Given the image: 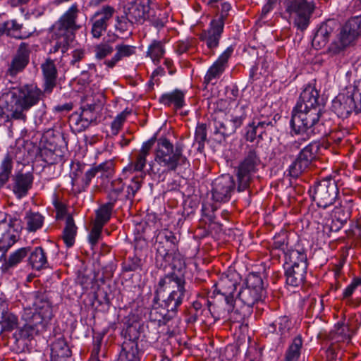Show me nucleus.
I'll return each instance as SVG.
<instances>
[{
  "label": "nucleus",
  "mask_w": 361,
  "mask_h": 361,
  "mask_svg": "<svg viewBox=\"0 0 361 361\" xmlns=\"http://www.w3.org/2000/svg\"><path fill=\"white\" fill-rule=\"evenodd\" d=\"M319 92L312 85H307L294 107L290 121L297 134L325 135L329 130L321 120L323 105L319 101Z\"/></svg>",
  "instance_id": "f257e3e1"
},
{
  "label": "nucleus",
  "mask_w": 361,
  "mask_h": 361,
  "mask_svg": "<svg viewBox=\"0 0 361 361\" xmlns=\"http://www.w3.org/2000/svg\"><path fill=\"white\" fill-rule=\"evenodd\" d=\"M42 91L33 84L13 88L0 98V114L8 118L25 121V111L40 100Z\"/></svg>",
  "instance_id": "f03ea898"
},
{
  "label": "nucleus",
  "mask_w": 361,
  "mask_h": 361,
  "mask_svg": "<svg viewBox=\"0 0 361 361\" xmlns=\"http://www.w3.org/2000/svg\"><path fill=\"white\" fill-rule=\"evenodd\" d=\"M283 6L284 18L287 21L298 30H305L316 8L314 2L307 0H285Z\"/></svg>",
  "instance_id": "7ed1b4c3"
},
{
  "label": "nucleus",
  "mask_w": 361,
  "mask_h": 361,
  "mask_svg": "<svg viewBox=\"0 0 361 361\" xmlns=\"http://www.w3.org/2000/svg\"><path fill=\"white\" fill-rule=\"evenodd\" d=\"M155 161L168 170L175 171L179 165L185 164L187 159L183 155L180 147H176L174 149L169 140L161 137L157 142Z\"/></svg>",
  "instance_id": "20e7f679"
},
{
  "label": "nucleus",
  "mask_w": 361,
  "mask_h": 361,
  "mask_svg": "<svg viewBox=\"0 0 361 361\" xmlns=\"http://www.w3.org/2000/svg\"><path fill=\"white\" fill-rule=\"evenodd\" d=\"M173 288L165 301L168 311H176L182 303L184 295L183 282L178 277L165 276L159 281L157 294L160 296L166 289Z\"/></svg>",
  "instance_id": "39448f33"
},
{
  "label": "nucleus",
  "mask_w": 361,
  "mask_h": 361,
  "mask_svg": "<svg viewBox=\"0 0 361 361\" xmlns=\"http://www.w3.org/2000/svg\"><path fill=\"white\" fill-rule=\"evenodd\" d=\"M338 193L336 181L327 178L314 185L312 189V198L318 207L326 208L335 203Z\"/></svg>",
  "instance_id": "423d86ee"
},
{
  "label": "nucleus",
  "mask_w": 361,
  "mask_h": 361,
  "mask_svg": "<svg viewBox=\"0 0 361 361\" xmlns=\"http://www.w3.org/2000/svg\"><path fill=\"white\" fill-rule=\"evenodd\" d=\"M360 34L361 18L357 16L348 20L332 43L331 49L334 52H339L352 44Z\"/></svg>",
  "instance_id": "0eeeda50"
},
{
  "label": "nucleus",
  "mask_w": 361,
  "mask_h": 361,
  "mask_svg": "<svg viewBox=\"0 0 361 361\" xmlns=\"http://www.w3.org/2000/svg\"><path fill=\"white\" fill-rule=\"evenodd\" d=\"M264 292L261 276L251 273L246 279L245 286L240 290L238 298L245 305L252 306L262 299Z\"/></svg>",
  "instance_id": "6e6552de"
},
{
  "label": "nucleus",
  "mask_w": 361,
  "mask_h": 361,
  "mask_svg": "<svg viewBox=\"0 0 361 361\" xmlns=\"http://www.w3.org/2000/svg\"><path fill=\"white\" fill-rule=\"evenodd\" d=\"M259 164L260 159L256 152L255 150L249 151L238 168L237 178L239 191H243L248 187Z\"/></svg>",
  "instance_id": "1a4fd4ad"
},
{
  "label": "nucleus",
  "mask_w": 361,
  "mask_h": 361,
  "mask_svg": "<svg viewBox=\"0 0 361 361\" xmlns=\"http://www.w3.org/2000/svg\"><path fill=\"white\" fill-rule=\"evenodd\" d=\"M78 13L77 4H72L53 26L54 34L66 35L74 39V32L80 27L76 23Z\"/></svg>",
  "instance_id": "9d476101"
},
{
  "label": "nucleus",
  "mask_w": 361,
  "mask_h": 361,
  "mask_svg": "<svg viewBox=\"0 0 361 361\" xmlns=\"http://www.w3.org/2000/svg\"><path fill=\"white\" fill-rule=\"evenodd\" d=\"M20 220L16 218L0 221V248L6 253L18 241L20 237Z\"/></svg>",
  "instance_id": "9b49d317"
},
{
  "label": "nucleus",
  "mask_w": 361,
  "mask_h": 361,
  "mask_svg": "<svg viewBox=\"0 0 361 361\" xmlns=\"http://www.w3.org/2000/svg\"><path fill=\"white\" fill-rule=\"evenodd\" d=\"M52 317V307L47 300L37 299L32 307L25 308L23 318L26 322H34L35 324H40L43 327Z\"/></svg>",
  "instance_id": "f8f14e48"
},
{
  "label": "nucleus",
  "mask_w": 361,
  "mask_h": 361,
  "mask_svg": "<svg viewBox=\"0 0 361 361\" xmlns=\"http://www.w3.org/2000/svg\"><path fill=\"white\" fill-rule=\"evenodd\" d=\"M235 188L233 177L228 174L223 175L214 180L212 184V199L216 202L224 203L231 197Z\"/></svg>",
  "instance_id": "ddd939ff"
},
{
  "label": "nucleus",
  "mask_w": 361,
  "mask_h": 361,
  "mask_svg": "<svg viewBox=\"0 0 361 361\" xmlns=\"http://www.w3.org/2000/svg\"><path fill=\"white\" fill-rule=\"evenodd\" d=\"M332 109L343 118L348 117L353 112L358 113L354 91L338 94L332 101Z\"/></svg>",
  "instance_id": "4468645a"
},
{
  "label": "nucleus",
  "mask_w": 361,
  "mask_h": 361,
  "mask_svg": "<svg viewBox=\"0 0 361 361\" xmlns=\"http://www.w3.org/2000/svg\"><path fill=\"white\" fill-rule=\"evenodd\" d=\"M233 52V48L228 47L218 57L214 63L208 69L204 80L205 83H211L214 80L219 78L228 67V59Z\"/></svg>",
  "instance_id": "2eb2a0df"
},
{
  "label": "nucleus",
  "mask_w": 361,
  "mask_h": 361,
  "mask_svg": "<svg viewBox=\"0 0 361 361\" xmlns=\"http://www.w3.org/2000/svg\"><path fill=\"white\" fill-rule=\"evenodd\" d=\"M30 52L28 44L22 42L9 64L7 74L16 76L22 72L29 63Z\"/></svg>",
  "instance_id": "dca6fc26"
},
{
  "label": "nucleus",
  "mask_w": 361,
  "mask_h": 361,
  "mask_svg": "<svg viewBox=\"0 0 361 361\" xmlns=\"http://www.w3.org/2000/svg\"><path fill=\"white\" fill-rule=\"evenodd\" d=\"M150 0H135L128 8L126 16L130 23H144L149 18Z\"/></svg>",
  "instance_id": "f3484780"
},
{
  "label": "nucleus",
  "mask_w": 361,
  "mask_h": 361,
  "mask_svg": "<svg viewBox=\"0 0 361 361\" xmlns=\"http://www.w3.org/2000/svg\"><path fill=\"white\" fill-rule=\"evenodd\" d=\"M154 143V139L145 142L138 153L135 155L134 160L123 169V172L142 171L146 166L147 157L149 154Z\"/></svg>",
  "instance_id": "a211bd4d"
},
{
  "label": "nucleus",
  "mask_w": 361,
  "mask_h": 361,
  "mask_svg": "<svg viewBox=\"0 0 361 361\" xmlns=\"http://www.w3.org/2000/svg\"><path fill=\"white\" fill-rule=\"evenodd\" d=\"M223 30V20H214L211 22L210 28L207 31H204L201 34L200 38L206 42L208 48H216L219 45V39Z\"/></svg>",
  "instance_id": "6ab92c4d"
},
{
  "label": "nucleus",
  "mask_w": 361,
  "mask_h": 361,
  "mask_svg": "<svg viewBox=\"0 0 361 361\" xmlns=\"http://www.w3.org/2000/svg\"><path fill=\"white\" fill-rule=\"evenodd\" d=\"M236 285L237 281L228 276H221L218 283L215 284L214 292L224 295L226 303L233 307V294L236 289Z\"/></svg>",
  "instance_id": "aec40b11"
},
{
  "label": "nucleus",
  "mask_w": 361,
  "mask_h": 361,
  "mask_svg": "<svg viewBox=\"0 0 361 361\" xmlns=\"http://www.w3.org/2000/svg\"><path fill=\"white\" fill-rule=\"evenodd\" d=\"M142 355L137 339H125L120 353V361H140Z\"/></svg>",
  "instance_id": "412c9836"
},
{
  "label": "nucleus",
  "mask_w": 361,
  "mask_h": 361,
  "mask_svg": "<svg viewBox=\"0 0 361 361\" xmlns=\"http://www.w3.org/2000/svg\"><path fill=\"white\" fill-rule=\"evenodd\" d=\"M30 251L29 247H25L11 252L8 257L4 258L0 268L1 272L4 274L11 272L27 256Z\"/></svg>",
  "instance_id": "4be33fe9"
},
{
  "label": "nucleus",
  "mask_w": 361,
  "mask_h": 361,
  "mask_svg": "<svg viewBox=\"0 0 361 361\" xmlns=\"http://www.w3.org/2000/svg\"><path fill=\"white\" fill-rule=\"evenodd\" d=\"M95 176V170H87L85 173L79 168L73 171L71 177V183L73 188L77 192L84 191L90 185L92 179Z\"/></svg>",
  "instance_id": "5701e85b"
},
{
  "label": "nucleus",
  "mask_w": 361,
  "mask_h": 361,
  "mask_svg": "<svg viewBox=\"0 0 361 361\" xmlns=\"http://www.w3.org/2000/svg\"><path fill=\"white\" fill-rule=\"evenodd\" d=\"M33 179L31 173H18L15 176L13 191L18 198L27 195L32 187Z\"/></svg>",
  "instance_id": "b1692460"
},
{
  "label": "nucleus",
  "mask_w": 361,
  "mask_h": 361,
  "mask_svg": "<svg viewBox=\"0 0 361 361\" xmlns=\"http://www.w3.org/2000/svg\"><path fill=\"white\" fill-rule=\"evenodd\" d=\"M307 266L302 263L300 266H293L287 269L286 271L287 283L292 286H298L305 279Z\"/></svg>",
  "instance_id": "393cba45"
},
{
  "label": "nucleus",
  "mask_w": 361,
  "mask_h": 361,
  "mask_svg": "<svg viewBox=\"0 0 361 361\" xmlns=\"http://www.w3.org/2000/svg\"><path fill=\"white\" fill-rule=\"evenodd\" d=\"M115 50L116 53L113 57L104 62V64L108 68H113L123 58L129 57L134 54L135 53V47L121 44L116 46Z\"/></svg>",
  "instance_id": "a878e982"
},
{
  "label": "nucleus",
  "mask_w": 361,
  "mask_h": 361,
  "mask_svg": "<svg viewBox=\"0 0 361 361\" xmlns=\"http://www.w3.org/2000/svg\"><path fill=\"white\" fill-rule=\"evenodd\" d=\"M42 69L44 77V92H50L56 85L57 71L55 64L48 59L42 64Z\"/></svg>",
  "instance_id": "bb28decb"
},
{
  "label": "nucleus",
  "mask_w": 361,
  "mask_h": 361,
  "mask_svg": "<svg viewBox=\"0 0 361 361\" xmlns=\"http://www.w3.org/2000/svg\"><path fill=\"white\" fill-rule=\"evenodd\" d=\"M71 355V350L63 338H59L51 345L50 359L63 361Z\"/></svg>",
  "instance_id": "cd10ccee"
},
{
  "label": "nucleus",
  "mask_w": 361,
  "mask_h": 361,
  "mask_svg": "<svg viewBox=\"0 0 361 361\" xmlns=\"http://www.w3.org/2000/svg\"><path fill=\"white\" fill-rule=\"evenodd\" d=\"M359 319H361V314L355 315L351 317L346 324L338 323L335 333L336 341L348 340L350 338V333L357 328L358 325L355 324V322H357Z\"/></svg>",
  "instance_id": "c85d7f7f"
},
{
  "label": "nucleus",
  "mask_w": 361,
  "mask_h": 361,
  "mask_svg": "<svg viewBox=\"0 0 361 361\" xmlns=\"http://www.w3.org/2000/svg\"><path fill=\"white\" fill-rule=\"evenodd\" d=\"M184 98L185 93L183 91L175 90L162 94L159 98V102L165 106H173L176 109H180L184 106Z\"/></svg>",
  "instance_id": "c756f323"
},
{
  "label": "nucleus",
  "mask_w": 361,
  "mask_h": 361,
  "mask_svg": "<svg viewBox=\"0 0 361 361\" xmlns=\"http://www.w3.org/2000/svg\"><path fill=\"white\" fill-rule=\"evenodd\" d=\"M30 252L29 263L34 269L40 270L47 267V255L41 247H37Z\"/></svg>",
  "instance_id": "7c9ffc66"
},
{
  "label": "nucleus",
  "mask_w": 361,
  "mask_h": 361,
  "mask_svg": "<svg viewBox=\"0 0 361 361\" xmlns=\"http://www.w3.org/2000/svg\"><path fill=\"white\" fill-rule=\"evenodd\" d=\"M24 219L26 229L29 232H35L42 227L44 217L39 212H28Z\"/></svg>",
  "instance_id": "2f4dec72"
},
{
  "label": "nucleus",
  "mask_w": 361,
  "mask_h": 361,
  "mask_svg": "<svg viewBox=\"0 0 361 361\" xmlns=\"http://www.w3.org/2000/svg\"><path fill=\"white\" fill-rule=\"evenodd\" d=\"M77 233V227L72 217H68L66 222V226L63 233V240L66 245L68 247H72L75 243V239Z\"/></svg>",
  "instance_id": "473e14b6"
},
{
  "label": "nucleus",
  "mask_w": 361,
  "mask_h": 361,
  "mask_svg": "<svg viewBox=\"0 0 361 361\" xmlns=\"http://www.w3.org/2000/svg\"><path fill=\"white\" fill-rule=\"evenodd\" d=\"M302 345V338L296 336L286 351L285 361H299Z\"/></svg>",
  "instance_id": "72a5a7b5"
},
{
  "label": "nucleus",
  "mask_w": 361,
  "mask_h": 361,
  "mask_svg": "<svg viewBox=\"0 0 361 361\" xmlns=\"http://www.w3.org/2000/svg\"><path fill=\"white\" fill-rule=\"evenodd\" d=\"M286 263L289 264L290 267L300 266L302 263L305 266H307V255L302 251L297 250H290L285 255Z\"/></svg>",
  "instance_id": "f704fd0d"
},
{
  "label": "nucleus",
  "mask_w": 361,
  "mask_h": 361,
  "mask_svg": "<svg viewBox=\"0 0 361 361\" xmlns=\"http://www.w3.org/2000/svg\"><path fill=\"white\" fill-rule=\"evenodd\" d=\"M115 13V8L111 6L105 5L99 8L92 16L101 23L108 27L109 22L111 20Z\"/></svg>",
  "instance_id": "c9c22d12"
},
{
  "label": "nucleus",
  "mask_w": 361,
  "mask_h": 361,
  "mask_svg": "<svg viewBox=\"0 0 361 361\" xmlns=\"http://www.w3.org/2000/svg\"><path fill=\"white\" fill-rule=\"evenodd\" d=\"M114 204V202H111L99 207L96 212V219L94 224H98L104 227L105 224L110 219Z\"/></svg>",
  "instance_id": "e433bc0d"
},
{
  "label": "nucleus",
  "mask_w": 361,
  "mask_h": 361,
  "mask_svg": "<svg viewBox=\"0 0 361 361\" xmlns=\"http://www.w3.org/2000/svg\"><path fill=\"white\" fill-rule=\"evenodd\" d=\"M319 149V144L317 142H312L301 150L298 156L310 164L312 161L317 157Z\"/></svg>",
  "instance_id": "4c0bfd02"
},
{
  "label": "nucleus",
  "mask_w": 361,
  "mask_h": 361,
  "mask_svg": "<svg viewBox=\"0 0 361 361\" xmlns=\"http://www.w3.org/2000/svg\"><path fill=\"white\" fill-rule=\"evenodd\" d=\"M55 36V44L50 49V53H56L61 51L62 54H64L68 49L70 44L73 41V38L69 37L66 35H54Z\"/></svg>",
  "instance_id": "58836bf2"
},
{
  "label": "nucleus",
  "mask_w": 361,
  "mask_h": 361,
  "mask_svg": "<svg viewBox=\"0 0 361 361\" xmlns=\"http://www.w3.org/2000/svg\"><path fill=\"white\" fill-rule=\"evenodd\" d=\"M12 169V159L7 154L3 159L0 166V188L8 180Z\"/></svg>",
  "instance_id": "ea45409f"
},
{
  "label": "nucleus",
  "mask_w": 361,
  "mask_h": 361,
  "mask_svg": "<svg viewBox=\"0 0 361 361\" xmlns=\"http://www.w3.org/2000/svg\"><path fill=\"white\" fill-rule=\"evenodd\" d=\"M245 107L240 106L237 107L232 118L231 119V131L234 133L237 128H240L243 123L244 120L247 116Z\"/></svg>",
  "instance_id": "a19ab883"
},
{
  "label": "nucleus",
  "mask_w": 361,
  "mask_h": 361,
  "mask_svg": "<svg viewBox=\"0 0 361 361\" xmlns=\"http://www.w3.org/2000/svg\"><path fill=\"white\" fill-rule=\"evenodd\" d=\"M164 53L165 50L161 42L154 41L148 47L147 55L153 61L159 62Z\"/></svg>",
  "instance_id": "79ce46f5"
},
{
  "label": "nucleus",
  "mask_w": 361,
  "mask_h": 361,
  "mask_svg": "<svg viewBox=\"0 0 361 361\" xmlns=\"http://www.w3.org/2000/svg\"><path fill=\"white\" fill-rule=\"evenodd\" d=\"M310 166V164L304 161L299 156L289 166L290 176L293 178L298 177Z\"/></svg>",
  "instance_id": "37998d69"
},
{
  "label": "nucleus",
  "mask_w": 361,
  "mask_h": 361,
  "mask_svg": "<svg viewBox=\"0 0 361 361\" xmlns=\"http://www.w3.org/2000/svg\"><path fill=\"white\" fill-rule=\"evenodd\" d=\"M273 247L275 249L281 250L284 255L290 250L288 249V238L286 233L276 235L274 238Z\"/></svg>",
  "instance_id": "c03bdc74"
},
{
  "label": "nucleus",
  "mask_w": 361,
  "mask_h": 361,
  "mask_svg": "<svg viewBox=\"0 0 361 361\" xmlns=\"http://www.w3.org/2000/svg\"><path fill=\"white\" fill-rule=\"evenodd\" d=\"M129 114L130 112L123 111L116 116L111 125V133L113 135H116L118 133Z\"/></svg>",
  "instance_id": "a18cd8bd"
},
{
  "label": "nucleus",
  "mask_w": 361,
  "mask_h": 361,
  "mask_svg": "<svg viewBox=\"0 0 361 361\" xmlns=\"http://www.w3.org/2000/svg\"><path fill=\"white\" fill-rule=\"evenodd\" d=\"M103 229V226H101L99 224H93L91 231L88 235V241L91 245L92 248L97 244L99 240L102 238V231Z\"/></svg>",
  "instance_id": "49530a36"
},
{
  "label": "nucleus",
  "mask_w": 361,
  "mask_h": 361,
  "mask_svg": "<svg viewBox=\"0 0 361 361\" xmlns=\"http://www.w3.org/2000/svg\"><path fill=\"white\" fill-rule=\"evenodd\" d=\"M111 187L112 188L109 194V197L110 201L114 203L123 191L124 185L121 179H116L112 182Z\"/></svg>",
  "instance_id": "de8ad7c7"
},
{
  "label": "nucleus",
  "mask_w": 361,
  "mask_h": 361,
  "mask_svg": "<svg viewBox=\"0 0 361 361\" xmlns=\"http://www.w3.org/2000/svg\"><path fill=\"white\" fill-rule=\"evenodd\" d=\"M90 22L92 24L91 33L93 37L97 39L99 38L107 29V26L92 17L90 18Z\"/></svg>",
  "instance_id": "09e8293b"
},
{
  "label": "nucleus",
  "mask_w": 361,
  "mask_h": 361,
  "mask_svg": "<svg viewBox=\"0 0 361 361\" xmlns=\"http://www.w3.org/2000/svg\"><path fill=\"white\" fill-rule=\"evenodd\" d=\"M114 49L112 46L106 43H102L95 47V56L98 59H102L110 55Z\"/></svg>",
  "instance_id": "8fccbe9b"
},
{
  "label": "nucleus",
  "mask_w": 361,
  "mask_h": 361,
  "mask_svg": "<svg viewBox=\"0 0 361 361\" xmlns=\"http://www.w3.org/2000/svg\"><path fill=\"white\" fill-rule=\"evenodd\" d=\"M264 123L257 122V123L253 121L249 124L246 128L245 138L250 142H253L257 137V130L259 127H263Z\"/></svg>",
  "instance_id": "3c124183"
},
{
  "label": "nucleus",
  "mask_w": 361,
  "mask_h": 361,
  "mask_svg": "<svg viewBox=\"0 0 361 361\" xmlns=\"http://www.w3.org/2000/svg\"><path fill=\"white\" fill-rule=\"evenodd\" d=\"M273 325L275 326V331L277 333L284 335L290 329V323L288 319L286 317L279 318L276 320Z\"/></svg>",
  "instance_id": "603ef678"
},
{
  "label": "nucleus",
  "mask_w": 361,
  "mask_h": 361,
  "mask_svg": "<svg viewBox=\"0 0 361 361\" xmlns=\"http://www.w3.org/2000/svg\"><path fill=\"white\" fill-rule=\"evenodd\" d=\"M360 287H361V279H354L352 281V282L344 289L343 292V298H349L353 295L355 291Z\"/></svg>",
  "instance_id": "864d4df0"
},
{
  "label": "nucleus",
  "mask_w": 361,
  "mask_h": 361,
  "mask_svg": "<svg viewBox=\"0 0 361 361\" xmlns=\"http://www.w3.org/2000/svg\"><path fill=\"white\" fill-rule=\"evenodd\" d=\"M27 322L20 331L21 336L29 338L37 334L39 332V330L37 329L38 324H35L34 322Z\"/></svg>",
  "instance_id": "5fc2aeb1"
},
{
  "label": "nucleus",
  "mask_w": 361,
  "mask_h": 361,
  "mask_svg": "<svg viewBox=\"0 0 361 361\" xmlns=\"http://www.w3.org/2000/svg\"><path fill=\"white\" fill-rule=\"evenodd\" d=\"M141 188V181L138 178H133L127 188V197L132 198Z\"/></svg>",
  "instance_id": "6e6d98bb"
},
{
  "label": "nucleus",
  "mask_w": 361,
  "mask_h": 361,
  "mask_svg": "<svg viewBox=\"0 0 361 361\" xmlns=\"http://www.w3.org/2000/svg\"><path fill=\"white\" fill-rule=\"evenodd\" d=\"M214 125L216 133L221 134L222 135H228L233 133V132L231 131V128H228L224 122L219 118L214 120Z\"/></svg>",
  "instance_id": "4d7b16f0"
},
{
  "label": "nucleus",
  "mask_w": 361,
  "mask_h": 361,
  "mask_svg": "<svg viewBox=\"0 0 361 361\" xmlns=\"http://www.w3.org/2000/svg\"><path fill=\"white\" fill-rule=\"evenodd\" d=\"M130 22L128 19H126L125 18H119L118 17L116 18V24H115V28L117 31H118L120 33H124L125 32L128 31L129 27H130Z\"/></svg>",
  "instance_id": "13d9d810"
},
{
  "label": "nucleus",
  "mask_w": 361,
  "mask_h": 361,
  "mask_svg": "<svg viewBox=\"0 0 361 361\" xmlns=\"http://www.w3.org/2000/svg\"><path fill=\"white\" fill-rule=\"evenodd\" d=\"M195 139L200 144L204 143L207 139V130L204 124H200L195 130Z\"/></svg>",
  "instance_id": "bf43d9fd"
},
{
  "label": "nucleus",
  "mask_w": 361,
  "mask_h": 361,
  "mask_svg": "<svg viewBox=\"0 0 361 361\" xmlns=\"http://www.w3.org/2000/svg\"><path fill=\"white\" fill-rule=\"evenodd\" d=\"M332 215L338 222L343 224L348 219V214H346L344 210L341 207H336L333 212Z\"/></svg>",
  "instance_id": "052dcab7"
},
{
  "label": "nucleus",
  "mask_w": 361,
  "mask_h": 361,
  "mask_svg": "<svg viewBox=\"0 0 361 361\" xmlns=\"http://www.w3.org/2000/svg\"><path fill=\"white\" fill-rule=\"evenodd\" d=\"M6 25L7 35H13V32L19 30L21 28V25L17 23L15 20L5 21Z\"/></svg>",
  "instance_id": "680f3d73"
},
{
  "label": "nucleus",
  "mask_w": 361,
  "mask_h": 361,
  "mask_svg": "<svg viewBox=\"0 0 361 361\" xmlns=\"http://www.w3.org/2000/svg\"><path fill=\"white\" fill-rule=\"evenodd\" d=\"M84 57V51L82 49H75L73 51L72 59L71 63L75 65L76 63L80 61Z\"/></svg>",
  "instance_id": "e2e57ef3"
},
{
  "label": "nucleus",
  "mask_w": 361,
  "mask_h": 361,
  "mask_svg": "<svg viewBox=\"0 0 361 361\" xmlns=\"http://www.w3.org/2000/svg\"><path fill=\"white\" fill-rule=\"evenodd\" d=\"M190 47V44L188 41H180L177 43L176 50L179 54L186 52Z\"/></svg>",
  "instance_id": "0e129e2a"
},
{
  "label": "nucleus",
  "mask_w": 361,
  "mask_h": 361,
  "mask_svg": "<svg viewBox=\"0 0 361 361\" xmlns=\"http://www.w3.org/2000/svg\"><path fill=\"white\" fill-rule=\"evenodd\" d=\"M231 6L230 4L227 2H223L221 4V16L219 19H222L223 23H224V20L226 19L228 12L230 11Z\"/></svg>",
  "instance_id": "69168bd1"
},
{
  "label": "nucleus",
  "mask_w": 361,
  "mask_h": 361,
  "mask_svg": "<svg viewBox=\"0 0 361 361\" xmlns=\"http://www.w3.org/2000/svg\"><path fill=\"white\" fill-rule=\"evenodd\" d=\"M111 167V164L109 162H104L100 164L96 167L91 168L90 170H95V175L101 171H108Z\"/></svg>",
  "instance_id": "338daca9"
},
{
  "label": "nucleus",
  "mask_w": 361,
  "mask_h": 361,
  "mask_svg": "<svg viewBox=\"0 0 361 361\" xmlns=\"http://www.w3.org/2000/svg\"><path fill=\"white\" fill-rule=\"evenodd\" d=\"M164 238L167 243H169L171 245H175L177 243V239L176 235L169 231H166L164 233Z\"/></svg>",
  "instance_id": "774afa93"
}]
</instances>
